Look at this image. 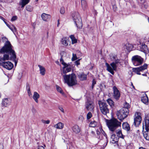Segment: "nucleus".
Segmentation results:
<instances>
[{
    "label": "nucleus",
    "mask_w": 149,
    "mask_h": 149,
    "mask_svg": "<svg viewBox=\"0 0 149 149\" xmlns=\"http://www.w3.org/2000/svg\"><path fill=\"white\" fill-rule=\"evenodd\" d=\"M140 112H136L135 114L134 124L136 127H138L141 124L142 118Z\"/></svg>",
    "instance_id": "0eeeda50"
},
{
    "label": "nucleus",
    "mask_w": 149,
    "mask_h": 149,
    "mask_svg": "<svg viewBox=\"0 0 149 149\" xmlns=\"http://www.w3.org/2000/svg\"><path fill=\"white\" fill-rule=\"evenodd\" d=\"M117 136L120 138L123 139L124 138V136H123L121 130H119L118 131L117 133Z\"/></svg>",
    "instance_id": "2f4dec72"
},
{
    "label": "nucleus",
    "mask_w": 149,
    "mask_h": 149,
    "mask_svg": "<svg viewBox=\"0 0 149 149\" xmlns=\"http://www.w3.org/2000/svg\"><path fill=\"white\" fill-rule=\"evenodd\" d=\"M125 46L127 50L129 51L132 50L133 47V45L129 43H126L125 45Z\"/></svg>",
    "instance_id": "c85d7f7f"
},
{
    "label": "nucleus",
    "mask_w": 149,
    "mask_h": 149,
    "mask_svg": "<svg viewBox=\"0 0 149 149\" xmlns=\"http://www.w3.org/2000/svg\"><path fill=\"white\" fill-rule=\"evenodd\" d=\"M102 131H103V132L102 133L103 134V135L105 137V140H106L107 141V143H106V145H107V143H108L107 136L105 132L104 131H103V130H102Z\"/></svg>",
    "instance_id": "49530a36"
},
{
    "label": "nucleus",
    "mask_w": 149,
    "mask_h": 149,
    "mask_svg": "<svg viewBox=\"0 0 149 149\" xmlns=\"http://www.w3.org/2000/svg\"><path fill=\"white\" fill-rule=\"evenodd\" d=\"M82 56L81 53L79 50H77L75 54V61L79 58Z\"/></svg>",
    "instance_id": "c756f323"
},
{
    "label": "nucleus",
    "mask_w": 149,
    "mask_h": 149,
    "mask_svg": "<svg viewBox=\"0 0 149 149\" xmlns=\"http://www.w3.org/2000/svg\"><path fill=\"white\" fill-rule=\"evenodd\" d=\"M41 121L43 123L45 124H49L50 123L49 120H42Z\"/></svg>",
    "instance_id": "09e8293b"
},
{
    "label": "nucleus",
    "mask_w": 149,
    "mask_h": 149,
    "mask_svg": "<svg viewBox=\"0 0 149 149\" xmlns=\"http://www.w3.org/2000/svg\"><path fill=\"white\" fill-rule=\"evenodd\" d=\"M107 124L110 130L114 131L119 126H120L121 123L116 118H113L109 120Z\"/></svg>",
    "instance_id": "7ed1b4c3"
},
{
    "label": "nucleus",
    "mask_w": 149,
    "mask_h": 149,
    "mask_svg": "<svg viewBox=\"0 0 149 149\" xmlns=\"http://www.w3.org/2000/svg\"><path fill=\"white\" fill-rule=\"evenodd\" d=\"M149 115H147L144 119V121L143 123V127L149 128Z\"/></svg>",
    "instance_id": "2eb2a0df"
},
{
    "label": "nucleus",
    "mask_w": 149,
    "mask_h": 149,
    "mask_svg": "<svg viewBox=\"0 0 149 149\" xmlns=\"http://www.w3.org/2000/svg\"><path fill=\"white\" fill-rule=\"evenodd\" d=\"M65 12V8L64 7L61 8L60 10V13L62 14H63Z\"/></svg>",
    "instance_id": "c03bdc74"
},
{
    "label": "nucleus",
    "mask_w": 149,
    "mask_h": 149,
    "mask_svg": "<svg viewBox=\"0 0 149 149\" xmlns=\"http://www.w3.org/2000/svg\"><path fill=\"white\" fill-rule=\"evenodd\" d=\"M17 18V16H13L11 19V21H13L16 20Z\"/></svg>",
    "instance_id": "3c124183"
},
{
    "label": "nucleus",
    "mask_w": 149,
    "mask_h": 149,
    "mask_svg": "<svg viewBox=\"0 0 149 149\" xmlns=\"http://www.w3.org/2000/svg\"><path fill=\"white\" fill-rule=\"evenodd\" d=\"M141 101L144 104H147L148 103V98L147 94H144L141 97Z\"/></svg>",
    "instance_id": "f3484780"
},
{
    "label": "nucleus",
    "mask_w": 149,
    "mask_h": 149,
    "mask_svg": "<svg viewBox=\"0 0 149 149\" xmlns=\"http://www.w3.org/2000/svg\"><path fill=\"white\" fill-rule=\"evenodd\" d=\"M0 19L3 20L4 22V21H5V19L2 17L0 16Z\"/></svg>",
    "instance_id": "e2e57ef3"
},
{
    "label": "nucleus",
    "mask_w": 149,
    "mask_h": 149,
    "mask_svg": "<svg viewBox=\"0 0 149 149\" xmlns=\"http://www.w3.org/2000/svg\"><path fill=\"white\" fill-rule=\"evenodd\" d=\"M116 135L114 134H113L111 136V139H112V141L113 143H115L118 141L117 139V137H116Z\"/></svg>",
    "instance_id": "72a5a7b5"
},
{
    "label": "nucleus",
    "mask_w": 149,
    "mask_h": 149,
    "mask_svg": "<svg viewBox=\"0 0 149 149\" xmlns=\"http://www.w3.org/2000/svg\"><path fill=\"white\" fill-rule=\"evenodd\" d=\"M81 6L83 10H85L87 7V4L86 1L84 0H81Z\"/></svg>",
    "instance_id": "cd10ccee"
},
{
    "label": "nucleus",
    "mask_w": 149,
    "mask_h": 149,
    "mask_svg": "<svg viewBox=\"0 0 149 149\" xmlns=\"http://www.w3.org/2000/svg\"><path fill=\"white\" fill-rule=\"evenodd\" d=\"M106 66L107 67V70L110 72L112 75H114V72L113 71L114 70L113 68L111 67L110 65L107 63H105Z\"/></svg>",
    "instance_id": "a211bd4d"
},
{
    "label": "nucleus",
    "mask_w": 149,
    "mask_h": 149,
    "mask_svg": "<svg viewBox=\"0 0 149 149\" xmlns=\"http://www.w3.org/2000/svg\"><path fill=\"white\" fill-rule=\"evenodd\" d=\"M74 14H72V17L73 19V20H74Z\"/></svg>",
    "instance_id": "0e129e2a"
},
{
    "label": "nucleus",
    "mask_w": 149,
    "mask_h": 149,
    "mask_svg": "<svg viewBox=\"0 0 149 149\" xmlns=\"http://www.w3.org/2000/svg\"><path fill=\"white\" fill-rule=\"evenodd\" d=\"M61 42L62 44L65 46H66L70 43L69 45H70V42L68 40V39L66 37L63 38L61 40Z\"/></svg>",
    "instance_id": "aec40b11"
},
{
    "label": "nucleus",
    "mask_w": 149,
    "mask_h": 149,
    "mask_svg": "<svg viewBox=\"0 0 149 149\" xmlns=\"http://www.w3.org/2000/svg\"><path fill=\"white\" fill-rule=\"evenodd\" d=\"M56 89L58 92H59L62 95L64 94V93L60 87L58 85H56Z\"/></svg>",
    "instance_id": "f704fd0d"
},
{
    "label": "nucleus",
    "mask_w": 149,
    "mask_h": 149,
    "mask_svg": "<svg viewBox=\"0 0 149 149\" xmlns=\"http://www.w3.org/2000/svg\"><path fill=\"white\" fill-rule=\"evenodd\" d=\"M41 17L43 20L44 21H47L50 18V15H49L43 13L41 15Z\"/></svg>",
    "instance_id": "4be33fe9"
},
{
    "label": "nucleus",
    "mask_w": 149,
    "mask_h": 149,
    "mask_svg": "<svg viewBox=\"0 0 149 149\" xmlns=\"http://www.w3.org/2000/svg\"><path fill=\"white\" fill-rule=\"evenodd\" d=\"M58 108L59 109L62 113H64L63 109L60 106H58Z\"/></svg>",
    "instance_id": "603ef678"
},
{
    "label": "nucleus",
    "mask_w": 149,
    "mask_h": 149,
    "mask_svg": "<svg viewBox=\"0 0 149 149\" xmlns=\"http://www.w3.org/2000/svg\"><path fill=\"white\" fill-rule=\"evenodd\" d=\"M29 1L30 0H21V1L19 3V5L21 6L22 8H24L29 2Z\"/></svg>",
    "instance_id": "5701e85b"
},
{
    "label": "nucleus",
    "mask_w": 149,
    "mask_h": 149,
    "mask_svg": "<svg viewBox=\"0 0 149 149\" xmlns=\"http://www.w3.org/2000/svg\"><path fill=\"white\" fill-rule=\"evenodd\" d=\"M123 129L128 131L130 130V127L129 125L127 122H125L123 124Z\"/></svg>",
    "instance_id": "b1692460"
},
{
    "label": "nucleus",
    "mask_w": 149,
    "mask_h": 149,
    "mask_svg": "<svg viewBox=\"0 0 149 149\" xmlns=\"http://www.w3.org/2000/svg\"><path fill=\"white\" fill-rule=\"evenodd\" d=\"M10 29L12 31L13 33L15 34V33L17 31V29L15 26L12 24L11 27L10 28Z\"/></svg>",
    "instance_id": "c9c22d12"
},
{
    "label": "nucleus",
    "mask_w": 149,
    "mask_h": 149,
    "mask_svg": "<svg viewBox=\"0 0 149 149\" xmlns=\"http://www.w3.org/2000/svg\"><path fill=\"white\" fill-rule=\"evenodd\" d=\"M11 103V100L10 98H6L3 99L2 104L3 106L6 107L8 106Z\"/></svg>",
    "instance_id": "4468645a"
},
{
    "label": "nucleus",
    "mask_w": 149,
    "mask_h": 149,
    "mask_svg": "<svg viewBox=\"0 0 149 149\" xmlns=\"http://www.w3.org/2000/svg\"><path fill=\"white\" fill-rule=\"evenodd\" d=\"M78 77L79 79L81 81H84L87 79V75L83 72L79 73L78 74Z\"/></svg>",
    "instance_id": "dca6fc26"
},
{
    "label": "nucleus",
    "mask_w": 149,
    "mask_h": 149,
    "mask_svg": "<svg viewBox=\"0 0 149 149\" xmlns=\"http://www.w3.org/2000/svg\"><path fill=\"white\" fill-rule=\"evenodd\" d=\"M2 66L7 70H10L13 68V65L10 62H5L4 61L3 63H2Z\"/></svg>",
    "instance_id": "f8f14e48"
},
{
    "label": "nucleus",
    "mask_w": 149,
    "mask_h": 149,
    "mask_svg": "<svg viewBox=\"0 0 149 149\" xmlns=\"http://www.w3.org/2000/svg\"><path fill=\"white\" fill-rule=\"evenodd\" d=\"M139 149H146L144 148H143L142 147H140L139 148Z\"/></svg>",
    "instance_id": "774afa93"
},
{
    "label": "nucleus",
    "mask_w": 149,
    "mask_h": 149,
    "mask_svg": "<svg viewBox=\"0 0 149 149\" xmlns=\"http://www.w3.org/2000/svg\"><path fill=\"white\" fill-rule=\"evenodd\" d=\"M140 50L145 54H147L148 51L147 46L145 44H142Z\"/></svg>",
    "instance_id": "6ab92c4d"
},
{
    "label": "nucleus",
    "mask_w": 149,
    "mask_h": 149,
    "mask_svg": "<svg viewBox=\"0 0 149 149\" xmlns=\"http://www.w3.org/2000/svg\"><path fill=\"white\" fill-rule=\"evenodd\" d=\"M107 101L110 106L112 107L114 106V102L111 99L109 98L107 100Z\"/></svg>",
    "instance_id": "7c9ffc66"
},
{
    "label": "nucleus",
    "mask_w": 149,
    "mask_h": 149,
    "mask_svg": "<svg viewBox=\"0 0 149 149\" xmlns=\"http://www.w3.org/2000/svg\"><path fill=\"white\" fill-rule=\"evenodd\" d=\"M40 96L39 94L36 92H34L33 96V98L35 102L38 103V99L40 97Z\"/></svg>",
    "instance_id": "412c9836"
},
{
    "label": "nucleus",
    "mask_w": 149,
    "mask_h": 149,
    "mask_svg": "<svg viewBox=\"0 0 149 149\" xmlns=\"http://www.w3.org/2000/svg\"><path fill=\"white\" fill-rule=\"evenodd\" d=\"M92 116V114L91 112H89L87 115V118L88 120L91 118Z\"/></svg>",
    "instance_id": "79ce46f5"
},
{
    "label": "nucleus",
    "mask_w": 149,
    "mask_h": 149,
    "mask_svg": "<svg viewBox=\"0 0 149 149\" xmlns=\"http://www.w3.org/2000/svg\"><path fill=\"white\" fill-rule=\"evenodd\" d=\"M4 22L6 24L7 26H8V25H9V24H8L6 21H4Z\"/></svg>",
    "instance_id": "69168bd1"
},
{
    "label": "nucleus",
    "mask_w": 149,
    "mask_h": 149,
    "mask_svg": "<svg viewBox=\"0 0 149 149\" xmlns=\"http://www.w3.org/2000/svg\"><path fill=\"white\" fill-rule=\"evenodd\" d=\"M37 149H45L42 146H39L37 148Z\"/></svg>",
    "instance_id": "bf43d9fd"
},
{
    "label": "nucleus",
    "mask_w": 149,
    "mask_h": 149,
    "mask_svg": "<svg viewBox=\"0 0 149 149\" xmlns=\"http://www.w3.org/2000/svg\"><path fill=\"white\" fill-rule=\"evenodd\" d=\"M143 132L144 138L147 140H149V128L143 127Z\"/></svg>",
    "instance_id": "ddd939ff"
},
{
    "label": "nucleus",
    "mask_w": 149,
    "mask_h": 149,
    "mask_svg": "<svg viewBox=\"0 0 149 149\" xmlns=\"http://www.w3.org/2000/svg\"><path fill=\"white\" fill-rule=\"evenodd\" d=\"M26 88V89H27V91L30 90L29 85V84H27Z\"/></svg>",
    "instance_id": "13d9d810"
},
{
    "label": "nucleus",
    "mask_w": 149,
    "mask_h": 149,
    "mask_svg": "<svg viewBox=\"0 0 149 149\" xmlns=\"http://www.w3.org/2000/svg\"><path fill=\"white\" fill-rule=\"evenodd\" d=\"M27 92L29 96L30 97H32V93L30 91H30H28Z\"/></svg>",
    "instance_id": "6e6d98bb"
},
{
    "label": "nucleus",
    "mask_w": 149,
    "mask_h": 149,
    "mask_svg": "<svg viewBox=\"0 0 149 149\" xmlns=\"http://www.w3.org/2000/svg\"><path fill=\"white\" fill-rule=\"evenodd\" d=\"M131 86H132V87L134 88V89H135V87L133 85V83L132 82H131Z\"/></svg>",
    "instance_id": "338daca9"
},
{
    "label": "nucleus",
    "mask_w": 149,
    "mask_h": 149,
    "mask_svg": "<svg viewBox=\"0 0 149 149\" xmlns=\"http://www.w3.org/2000/svg\"><path fill=\"white\" fill-rule=\"evenodd\" d=\"M94 105L93 101L87 100L86 102L85 107L88 110L92 111L94 108Z\"/></svg>",
    "instance_id": "1a4fd4ad"
},
{
    "label": "nucleus",
    "mask_w": 149,
    "mask_h": 149,
    "mask_svg": "<svg viewBox=\"0 0 149 149\" xmlns=\"http://www.w3.org/2000/svg\"><path fill=\"white\" fill-rule=\"evenodd\" d=\"M38 66L39 68L40 73L42 75H44L45 74V69L43 66L40 65H38Z\"/></svg>",
    "instance_id": "bb28decb"
},
{
    "label": "nucleus",
    "mask_w": 149,
    "mask_h": 149,
    "mask_svg": "<svg viewBox=\"0 0 149 149\" xmlns=\"http://www.w3.org/2000/svg\"><path fill=\"white\" fill-rule=\"evenodd\" d=\"M60 54L62 58H63L65 56L66 52L63 51H61L60 52Z\"/></svg>",
    "instance_id": "37998d69"
},
{
    "label": "nucleus",
    "mask_w": 149,
    "mask_h": 149,
    "mask_svg": "<svg viewBox=\"0 0 149 149\" xmlns=\"http://www.w3.org/2000/svg\"><path fill=\"white\" fill-rule=\"evenodd\" d=\"M26 10L29 12H31L33 10V8L32 7L29 5H27L26 6Z\"/></svg>",
    "instance_id": "ea45409f"
},
{
    "label": "nucleus",
    "mask_w": 149,
    "mask_h": 149,
    "mask_svg": "<svg viewBox=\"0 0 149 149\" xmlns=\"http://www.w3.org/2000/svg\"><path fill=\"white\" fill-rule=\"evenodd\" d=\"M65 83H66L69 86H72L74 85V74L72 73L69 75H63Z\"/></svg>",
    "instance_id": "20e7f679"
},
{
    "label": "nucleus",
    "mask_w": 149,
    "mask_h": 149,
    "mask_svg": "<svg viewBox=\"0 0 149 149\" xmlns=\"http://www.w3.org/2000/svg\"><path fill=\"white\" fill-rule=\"evenodd\" d=\"M72 56H73L72 58V60L73 61H74V53H73Z\"/></svg>",
    "instance_id": "052dcab7"
},
{
    "label": "nucleus",
    "mask_w": 149,
    "mask_h": 149,
    "mask_svg": "<svg viewBox=\"0 0 149 149\" xmlns=\"http://www.w3.org/2000/svg\"><path fill=\"white\" fill-rule=\"evenodd\" d=\"M129 110L126 109H121L118 111L117 115L118 119L121 121L126 118L129 114Z\"/></svg>",
    "instance_id": "423d86ee"
},
{
    "label": "nucleus",
    "mask_w": 149,
    "mask_h": 149,
    "mask_svg": "<svg viewBox=\"0 0 149 149\" xmlns=\"http://www.w3.org/2000/svg\"><path fill=\"white\" fill-rule=\"evenodd\" d=\"M22 73H20L19 74L18 78V79H20L22 77Z\"/></svg>",
    "instance_id": "4d7b16f0"
},
{
    "label": "nucleus",
    "mask_w": 149,
    "mask_h": 149,
    "mask_svg": "<svg viewBox=\"0 0 149 149\" xmlns=\"http://www.w3.org/2000/svg\"><path fill=\"white\" fill-rule=\"evenodd\" d=\"M113 97L116 100H118L120 96V92L115 86L113 87Z\"/></svg>",
    "instance_id": "9b49d317"
},
{
    "label": "nucleus",
    "mask_w": 149,
    "mask_h": 149,
    "mask_svg": "<svg viewBox=\"0 0 149 149\" xmlns=\"http://www.w3.org/2000/svg\"><path fill=\"white\" fill-rule=\"evenodd\" d=\"M80 129L77 125H75V133H78L80 132Z\"/></svg>",
    "instance_id": "4c0bfd02"
},
{
    "label": "nucleus",
    "mask_w": 149,
    "mask_h": 149,
    "mask_svg": "<svg viewBox=\"0 0 149 149\" xmlns=\"http://www.w3.org/2000/svg\"><path fill=\"white\" fill-rule=\"evenodd\" d=\"M70 38L71 40L72 44H74V35H71L70 36Z\"/></svg>",
    "instance_id": "a19ab883"
},
{
    "label": "nucleus",
    "mask_w": 149,
    "mask_h": 149,
    "mask_svg": "<svg viewBox=\"0 0 149 149\" xmlns=\"http://www.w3.org/2000/svg\"><path fill=\"white\" fill-rule=\"evenodd\" d=\"M132 61L133 65L135 66H140L137 68H133L132 71L138 75H141L140 72H142L147 69L148 65L146 63L142 65L144 62V59L141 56L136 55L133 56Z\"/></svg>",
    "instance_id": "f03ea898"
},
{
    "label": "nucleus",
    "mask_w": 149,
    "mask_h": 149,
    "mask_svg": "<svg viewBox=\"0 0 149 149\" xmlns=\"http://www.w3.org/2000/svg\"><path fill=\"white\" fill-rule=\"evenodd\" d=\"M96 81L95 80V79H93L92 81V89H93L94 88V86L96 84Z\"/></svg>",
    "instance_id": "a18cd8bd"
},
{
    "label": "nucleus",
    "mask_w": 149,
    "mask_h": 149,
    "mask_svg": "<svg viewBox=\"0 0 149 149\" xmlns=\"http://www.w3.org/2000/svg\"><path fill=\"white\" fill-rule=\"evenodd\" d=\"M60 61L61 63V64L63 65H66V63L64 62V61L63 60V59L61 57V58L60 59Z\"/></svg>",
    "instance_id": "8fccbe9b"
},
{
    "label": "nucleus",
    "mask_w": 149,
    "mask_h": 149,
    "mask_svg": "<svg viewBox=\"0 0 149 149\" xmlns=\"http://www.w3.org/2000/svg\"><path fill=\"white\" fill-rule=\"evenodd\" d=\"M97 125V122L95 121H91L90 123L89 126L91 127H95Z\"/></svg>",
    "instance_id": "473e14b6"
},
{
    "label": "nucleus",
    "mask_w": 149,
    "mask_h": 149,
    "mask_svg": "<svg viewBox=\"0 0 149 149\" xmlns=\"http://www.w3.org/2000/svg\"><path fill=\"white\" fill-rule=\"evenodd\" d=\"M64 127V124L61 122H59L54 125V127L57 129H62Z\"/></svg>",
    "instance_id": "393cba45"
},
{
    "label": "nucleus",
    "mask_w": 149,
    "mask_h": 149,
    "mask_svg": "<svg viewBox=\"0 0 149 149\" xmlns=\"http://www.w3.org/2000/svg\"><path fill=\"white\" fill-rule=\"evenodd\" d=\"M140 4L142 7L146 9L148 7V5L145 0H140Z\"/></svg>",
    "instance_id": "a878e982"
},
{
    "label": "nucleus",
    "mask_w": 149,
    "mask_h": 149,
    "mask_svg": "<svg viewBox=\"0 0 149 149\" xmlns=\"http://www.w3.org/2000/svg\"><path fill=\"white\" fill-rule=\"evenodd\" d=\"M120 60L118 59H117L116 60H115L114 63H115L116 64H117L118 63H120Z\"/></svg>",
    "instance_id": "5fc2aeb1"
},
{
    "label": "nucleus",
    "mask_w": 149,
    "mask_h": 149,
    "mask_svg": "<svg viewBox=\"0 0 149 149\" xmlns=\"http://www.w3.org/2000/svg\"><path fill=\"white\" fill-rule=\"evenodd\" d=\"M66 65H63L64 67L61 70V74H66V73L70 71L71 70V66L69 63L66 64Z\"/></svg>",
    "instance_id": "9d476101"
},
{
    "label": "nucleus",
    "mask_w": 149,
    "mask_h": 149,
    "mask_svg": "<svg viewBox=\"0 0 149 149\" xmlns=\"http://www.w3.org/2000/svg\"><path fill=\"white\" fill-rule=\"evenodd\" d=\"M81 59V58H80L75 61V65H76L77 66L78 65H79L80 64L79 61Z\"/></svg>",
    "instance_id": "de8ad7c7"
},
{
    "label": "nucleus",
    "mask_w": 149,
    "mask_h": 149,
    "mask_svg": "<svg viewBox=\"0 0 149 149\" xmlns=\"http://www.w3.org/2000/svg\"><path fill=\"white\" fill-rule=\"evenodd\" d=\"M75 15H76V18H75V24H76L77 28L81 29L82 27V24L81 17L78 12H75ZM75 18H76L75 17Z\"/></svg>",
    "instance_id": "6e6552de"
},
{
    "label": "nucleus",
    "mask_w": 149,
    "mask_h": 149,
    "mask_svg": "<svg viewBox=\"0 0 149 149\" xmlns=\"http://www.w3.org/2000/svg\"><path fill=\"white\" fill-rule=\"evenodd\" d=\"M0 52L1 53L4 54L3 57H0V65L2 66V63L6 60H12L15 62V65H16L17 61L16 60V54L9 41L6 42Z\"/></svg>",
    "instance_id": "f257e3e1"
},
{
    "label": "nucleus",
    "mask_w": 149,
    "mask_h": 149,
    "mask_svg": "<svg viewBox=\"0 0 149 149\" xmlns=\"http://www.w3.org/2000/svg\"><path fill=\"white\" fill-rule=\"evenodd\" d=\"M79 120L81 122H82L84 120V118L82 116H79Z\"/></svg>",
    "instance_id": "864d4df0"
},
{
    "label": "nucleus",
    "mask_w": 149,
    "mask_h": 149,
    "mask_svg": "<svg viewBox=\"0 0 149 149\" xmlns=\"http://www.w3.org/2000/svg\"><path fill=\"white\" fill-rule=\"evenodd\" d=\"M3 145L2 144L0 143V149H3Z\"/></svg>",
    "instance_id": "680f3d73"
},
{
    "label": "nucleus",
    "mask_w": 149,
    "mask_h": 149,
    "mask_svg": "<svg viewBox=\"0 0 149 149\" xmlns=\"http://www.w3.org/2000/svg\"><path fill=\"white\" fill-rule=\"evenodd\" d=\"M130 106L129 104L127 103V102H125L124 105V107L121 109H129L130 108Z\"/></svg>",
    "instance_id": "e433bc0d"
},
{
    "label": "nucleus",
    "mask_w": 149,
    "mask_h": 149,
    "mask_svg": "<svg viewBox=\"0 0 149 149\" xmlns=\"http://www.w3.org/2000/svg\"><path fill=\"white\" fill-rule=\"evenodd\" d=\"M98 104L100 109L102 113L104 115H106L107 113H109L108 106L106 102L99 101Z\"/></svg>",
    "instance_id": "39448f33"
},
{
    "label": "nucleus",
    "mask_w": 149,
    "mask_h": 149,
    "mask_svg": "<svg viewBox=\"0 0 149 149\" xmlns=\"http://www.w3.org/2000/svg\"><path fill=\"white\" fill-rule=\"evenodd\" d=\"M114 62H112L110 64V65L114 70H116L117 68V66Z\"/></svg>",
    "instance_id": "58836bf2"
}]
</instances>
